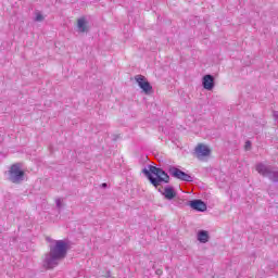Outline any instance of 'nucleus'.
Wrapping results in <instances>:
<instances>
[{
  "label": "nucleus",
  "instance_id": "f257e3e1",
  "mask_svg": "<svg viewBox=\"0 0 278 278\" xmlns=\"http://www.w3.org/2000/svg\"><path fill=\"white\" fill-rule=\"evenodd\" d=\"M49 249L50 251L43 257V268L51 270L58 267L60 262L66 257L68 242L64 240H51Z\"/></svg>",
  "mask_w": 278,
  "mask_h": 278
},
{
  "label": "nucleus",
  "instance_id": "f03ea898",
  "mask_svg": "<svg viewBox=\"0 0 278 278\" xmlns=\"http://www.w3.org/2000/svg\"><path fill=\"white\" fill-rule=\"evenodd\" d=\"M143 174L146 175V177H148L151 184L154 185L155 188H157L160 184H168V181L170 180V177L168 176V174H166V172L153 165H150L148 169L144 168Z\"/></svg>",
  "mask_w": 278,
  "mask_h": 278
},
{
  "label": "nucleus",
  "instance_id": "7ed1b4c3",
  "mask_svg": "<svg viewBox=\"0 0 278 278\" xmlns=\"http://www.w3.org/2000/svg\"><path fill=\"white\" fill-rule=\"evenodd\" d=\"M5 176L12 184H21L22 181H25V168L23 167V163L12 164L9 167V170L5 172Z\"/></svg>",
  "mask_w": 278,
  "mask_h": 278
},
{
  "label": "nucleus",
  "instance_id": "20e7f679",
  "mask_svg": "<svg viewBox=\"0 0 278 278\" xmlns=\"http://www.w3.org/2000/svg\"><path fill=\"white\" fill-rule=\"evenodd\" d=\"M255 169L258 175L268 177V179L271 181H278V170L276 168H273L264 163H258L256 164Z\"/></svg>",
  "mask_w": 278,
  "mask_h": 278
},
{
  "label": "nucleus",
  "instance_id": "39448f33",
  "mask_svg": "<svg viewBox=\"0 0 278 278\" xmlns=\"http://www.w3.org/2000/svg\"><path fill=\"white\" fill-rule=\"evenodd\" d=\"M135 81L138 85V87L142 90L146 94H153V86H151V83H149V79H147L143 75H136Z\"/></svg>",
  "mask_w": 278,
  "mask_h": 278
},
{
  "label": "nucleus",
  "instance_id": "423d86ee",
  "mask_svg": "<svg viewBox=\"0 0 278 278\" xmlns=\"http://www.w3.org/2000/svg\"><path fill=\"white\" fill-rule=\"evenodd\" d=\"M77 34H88L90 31V17L83 15L76 20Z\"/></svg>",
  "mask_w": 278,
  "mask_h": 278
},
{
  "label": "nucleus",
  "instance_id": "0eeeda50",
  "mask_svg": "<svg viewBox=\"0 0 278 278\" xmlns=\"http://www.w3.org/2000/svg\"><path fill=\"white\" fill-rule=\"evenodd\" d=\"M194 155L198 160H207L212 155V148L205 143H198L194 148Z\"/></svg>",
  "mask_w": 278,
  "mask_h": 278
},
{
  "label": "nucleus",
  "instance_id": "6e6552de",
  "mask_svg": "<svg viewBox=\"0 0 278 278\" xmlns=\"http://www.w3.org/2000/svg\"><path fill=\"white\" fill-rule=\"evenodd\" d=\"M169 175H172V177H175L176 179H180L181 181H192V176L184 173L177 167H170Z\"/></svg>",
  "mask_w": 278,
  "mask_h": 278
},
{
  "label": "nucleus",
  "instance_id": "1a4fd4ad",
  "mask_svg": "<svg viewBox=\"0 0 278 278\" xmlns=\"http://www.w3.org/2000/svg\"><path fill=\"white\" fill-rule=\"evenodd\" d=\"M202 86L204 90L212 91L214 90L216 84L214 83V76L206 74L202 77Z\"/></svg>",
  "mask_w": 278,
  "mask_h": 278
},
{
  "label": "nucleus",
  "instance_id": "9d476101",
  "mask_svg": "<svg viewBox=\"0 0 278 278\" xmlns=\"http://www.w3.org/2000/svg\"><path fill=\"white\" fill-rule=\"evenodd\" d=\"M189 205L192 210L197 212H205L207 210V204L201 200H192L189 202Z\"/></svg>",
  "mask_w": 278,
  "mask_h": 278
},
{
  "label": "nucleus",
  "instance_id": "9b49d317",
  "mask_svg": "<svg viewBox=\"0 0 278 278\" xmlns=\"http://www.w3.org/2000/svg\"><path fill=\"white\" fill-rule=\"evenodd\" d=\"M197 240L200 242V244H207V242H210V231L198 230Z\"/></svg>",
  "mask_w": 278,
  "mask_h": 278
},
{
  "label": "nucleus",
  "instance_id": "f8f14e48",
  "mask_svg": "<svg viewBox=\"0 0 278 278\" xmlns=\"http://www.w3.org/2000/svg\"><path fill=\"white\" fill-rule=\"evenodd\" d=\"M163 195L165 197V199H167V201H173V199L177 197V193L175 192V189H173V187H166L164 189Z\"/></svg>",
  "mask_w": 278,
  "mask_h": 278
},
{
  "label": "nucleus",
  "instance_id": "ddd939ff",
  "mask_svg": "<svg viewBox=\"0 0 278 278\" xmlns=\"http://www.w3.org/2000/svg\"><path fill=\"white\" fill-rule=\"evenodd\" d=\"M35 21L37 23H42V21H45V15H42V13H40V12H36L35 13Z\"/></svg>",
  "mask_w": 278,
  "mask_h": 278
},
{
  "label": "nucleus",
  "instance_id": "4468645a",
  "mask_svg": "<svg viewBox=\"0 0 278 278\" xmlns=\"http://www.w3.org/2000/svg\"><path fill=\"white\" fill-rule=\"evenodd\" d=\"M55 205H56V207H59V210L62 208V207H64V199H62V198H56V199H55Z\"/></svg>",
  "mask_w": 278,
  "mask_h": 278
},
{
  "label": "nucleus",
  "instance_id": "2eb2a0df",
  "mask_svg": "<svg viewBox=\"0 0 278 278\" xmlns=\"http://www.w3.org/2000/svg\"><path fill=\"white\" fill-rule=\"evenodd\" d=\"M244 147H245V151L251 150V141H247Z\"/></svg>",
  "mask_w": 278,
  "mask_h": 278
},
{
  "label": "nucleus",
  "instance_id": "dca6fc26",
  "mask_svg": "<svg viewBox=\"0 0 278 278\" xmlns=\"http://www.w3.org/2000/svg\"><path fill=\"white\" fill-rule=\"evenodd\" d=\"M156 275H162V270H161V269H157V270H156Z\"/></svg>",
  "mask_w": 278,
  "mask_h": 278
},
{
  "label": "nucleus",
  "instance_id": "f3484780",
  "mask_svg": "<svg viewBox=\"0 0 278 278\" xmlns=\"http://www.w3.org/2000/svg\"><path fill=\"white\" fill-rule=\"evenodd\" d=\"M274 118H278V113H274Z\"/></svg>",
  "mask_w": 278,
  "mask_h": 278
},
{
  "label": "nucleus",
  "instance_id": "a211bd4d",
  "mask_svg": "<svg viewBox=\"0 0 278 278\" xmlns=\"http://www.w3.org/2000/svg\"><path fill=\"white\" fill-rule=\"evenodd\" d=\"M106 185L105 184H103V187H105Z\"/></svg>",
  "mask_w": 278,
  "mask_h": 278
}]
</instances>
